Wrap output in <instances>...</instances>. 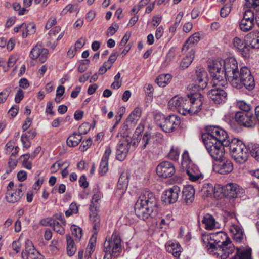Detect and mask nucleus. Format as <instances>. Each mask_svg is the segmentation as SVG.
I'll return each mask as SVG.
<instances>
[{
  "mask_svg": "<svg viewBox=\"0 0 259 259\" xmlns=\"http://www.w3.org/2000/svg\"><path fill=\"white\" fill-rule=\"evenodd\" d=\"M91 129V124L88 122H85L81 124L78 127V133L81 136L86 134Z\"/></svg>",
  "mask_w": 259,
  "mask_h": 259,
  "instance_id": "49",
  "label": "nucleus"
},
{
  "mask_svg": "<svg viewBox=\"0 0 259 259\" xmlns=\"http://www.w3.org/2000/svg\"><path fill=\"white\" fill-rule=\"evenodd\" d=\"M166 248L167 251L172 253L175 257H179L181 252L180 245L178 243H171L166 245Z\"/></svg>",
  "mask_w": 259,
  "mask_h": 259,
  "instance_id": "36",
  "label": "nucleus"
},
{
  "mask_svg": "<svg viewBox=\"0 0 259 259\" xmlns=\"http://www.w3.org/2000/svg\"><path fill=\"white\" fill-rule=\"evenodd\" d=\"M104 251L110 256L118 257L122 251L121 239L113 233L110 239H106L104 244Z\"/></svg>",
  "mask_w": 259,
  "mask_h": 259,
  "instance_id": "10",
  "label": "nucleus"
},
{
  "mask_svg": "<svg viewBox=\"0 0 259 259\" xmlns=\"http://www.w3.org/2000/svg\"><path fill=\"white\" fill-rule=\"evenodd\" d=\"M190 94H188L187 98L181 99L182 102L179 109V113L182 115H190L191 100H190Z\"/></svg>",
  "mask_w": 259,
  "mask_h": 259,
  "instance_id": "29",
  "label": "nucleus"
},
{
  "mask_svg": "<svg viewBox=\"0 0 259 259\" xmlns=\"http://www.w3.org/2000/svg\"><path fill=\"white\" fill-rule=\"evenodd\" d=\"M120 73H118L114 76V81L112 83L111 87L114 89H119L122 84V81L120 79Z\"/></svg>",
  "mask_w": 259,
  "mask_h": 259,
  "instance_id": "51",
  "label": "nucleus"
},
{
  "mask_svg": "<svg viewBox=\"0 0 259 259\" xmlns=\"http://www.w3.org/2000/svg\"><path fill=\"white\" fill-rule=\"evenodd\" d=\"M180 150L178 148L172 146L168 154V157L172 160L177 161L179 159Z\"/></svg>",
  "mask_w": 259,
  "mask_h": 259,
  "instance_id": "44",
  "label": "nucleus"
},
{
  "mask_svg": "<svg viewBox=\"0 0 259 259\" xmlns=\"http://www.w3.org/2000/svg\"><path fill=\"white\" fill-rule=\"evenodd\" d=\"M92 142V141L91 138H89L88 139H87L86 140L83 141L79 147V149L81 151H85L91 145Z\"/></svg>",
  "mask_w": 259,
  "mask_h": 259,
  "instance_id": "55",
  "label": "nucleus"
},
{
  "mask_svg": "<svg viewBox=\"0 0 259 259\" xmlns=\"http://www.w3.org/2000/svg\"><path fill=\"white\" fill-rule=\"evenodd\" d=\"M194 58V51L192 48L186 54L181 62L180 67L182 69H185L191 64Z\"/></svg>",
  "mask_w": 259,
  "mask_h": 259,
  "instance_id": "30",
  "label": "nucleus"
},
{
  "mask_svg": "<svg viewBox=\"0 0 259 259\" xmlns=\"http://www.w3.org/2000/svg\"><path fill=\"white\" fill-rule=\"evenodd\" d=\"M119 26L116 23H113L107 30V35L108 36L113 35L118 30Z\"/></svg>",
  "mask_w": 259,
  "mask_h": 259,
  "instance_id": "57",
  "label": "nucleus"
},
{
  "mask_svg": "<svg viewBox=\"0 0 259 259\" xmlns=\"http://www.w3.org/2000/svg\"><path fill=\"white\" fill-rule=\"evenodd\" d=\"M193 80L199 90H204L207 85L208 77L207 72L203 68L197 69Z\"/></svg>",
  "mask_w": 259,
  "mask_h": 259,
  "instance_id": "15",
  "label": "nucleus"
},
{
  "mask_svg": "<svg viewBox=\"0 0 259 259\" xmlns=\"http://www.w3.org/2000/svg\"><path fill=\"white\" fill-rule=\"evenodd\" d=\"M48 54L47 49L42 48L40 45H36L31 51L30 56L33 59L39 58L41 63L46 61Z\"/></svg>",
  "mask_w": 259,
  "mask_h": 259,
  "instance_id": "20",
  "label": "nucleus"
},
{
  "mask_svg": "<svg viewBox=\"0 0 259 259\" xmlns=\"http://www.w3.org/2000/svg\"><path fill=\"white\" fill-rule=\"evenodd\" d=\"M229 146L232 156L236 162L243 164L247 161L249 155L248 149L242 141L234 138Z\"/></svg>",
  "mask_w": 259,
  "mask_h": 259,
  "instance_id": "4",
  "label": "nucleus"
},
{
  "mask_svg": "<svg viewBox=\"0 0 259 259\" xmlns=\"http://www.w3.org/2000/svg\"><path fill=\"white\" fill-rule=\"evenodd\" d=\"M235 121L240 125L251 128L256 125V120L251 112H238L235 116Z\"/></svg>",
  "mask_w": 259,
  "mask_h": 259,
  "instance_id": "12",
  "label": "nucleus"
},
{
  "mask_svg": "<svg viewBox=\"0 0 259 259\" xmlns=\"http://www.w3.org/2000/svg\"><path fill=\"white\" fill-rule=\"evenodd\" d=\"M232 4H225L221 9L220 15L222 17H227L230 13L231 10Z\"/></svg>",
  "mask_w": 259,
  "mask_h": 259,
  "instance_id": "48",
  "label": "nucleus"
},
{
  "mask_svg": "<svg viewBox=\"0 0 259 259\" xmlns=\"http://www.w3.org/2000/svg\"><path fill=\"white\" fill-rule=\"evenodd\" d=\"M223 195L229 198L240 197L243 193V189L237 184L229 183L222 188Z\"/></svg>",
  "mask_w": 259,
  "mask_h": 259,
  "instance_id": "17",
  "label": "nucleus"
},
{
  "mask_svg": "<svg viewBox=\"0 0 259 259\" xmlns=\"http://www.w3.org/2000/svg\"><path fill=\"white\" fill-rule=\"evenodd\" d=\"M202 141H211L221 143L226 147L229 146L231 142L228 138L227 132L218 126H211L207 128V133L201 135Z\"/></svg>",
  "mask_w": 259,
  "mask_h": 259,
  "instance_id": "8",
  "label": "nucleus"
},
{
  "mask_svg": "<svg viewBox=\"0 0 259 259\" xmlns=\"http://www.w3.org/2000/svg\"><path fill=\"white\" fill-rule=\"evenodd\" d=\"M205 148L210 156L214 160L217 161L223 158L225 154V145L221 143L212 142L211 141H203Z\"/></svg>",
  "mask_w": 259,
  "mask_h": 259,
  "instance_id": "11",
  "label": "nucleus"
},
{
  "mask_svg": "<svg viewBox=\"0 0 259 259\" xmlns=\"http://www.w3.org/2000/svg\"><path fill=\"white\" fill-rule=\"evenodd\" d=\"M241 20L254 22V14L253 12L250 10H246L244 13L243 17Z\"/></svg>",
  "mask_w": 259,
  "mask_h": 259,
  "instance_id": "47",
  "label": "nucleus"
},
{
  "mask_svg": "<svg viewBox=\"0 0 259 259\" xmlns=\"http://www.w3.org/2000/svg\"><path fill=\"white\" fill-rule=\"evenodd\" d=\"M71 229L72 234L74 235L77 239H79L82 236V230L81 228L73 225L72 226Z\"/></svg>",
  "mask_w": 259,
  "mask_h": 259,
  "instance_id": "53",
  "label": "nucleus"
},
{
  "mask_svg": "<svg viewBox=\"0 0 259 259\" xmlns=\"http://www.w3.org/2000/svg\"><path fill=\"white\" fill-rule=\"evenodd\" d=\"M67 240V252L69 256L74 254L76 248L73 239L70 235H66Z\"/></svg>",
  "mask_w": 259,
  "mask_h": 259,
  "instance_id": "39",
  "label": "nucleus"
},
{
  "mask_svg": "<svg viewBox=\"0 0 259 259\" xmlns=\"http://www.w3.org/2000/svg\"><path fill=\"white\" fill-rule=\"evenodd\" d=\"M13 7L14 10L18 11V14L19 15H22L24 14L26 11H28L24 8H21L20 4L17 2L13 4Z\"/></svg>",
  "mask_w": 259,
  "mask_h": 259,
  "instance_id": "56",
  "label": "nucleus"
},
{
  "mask_svg": "<svg viewBox=\"0 0 259 259\" xmlns=\"http://www.w3.org/2000/svg\"><path fill=\"white\" fill-rule=\"evenodd\" d=\"M22 158V165L28 169H31L32 168V163L31 162L28 161V160L30 158V155L28 154H23L21 156Z\"/></svg>",
  "mask_w": 259,
  "mask_h": 259,
  "instance_id": "50",
  "label": "nucleus"
},
{
  "mask_svg": "<svg viewBox=\"0 0 259 259\" xmlns=\"http://www.w3.org/2000/svg\"><path fill=\"white\" fill-rule=\"evenodd\" d=\"M234 48L241 52L244 57H247L250 53V46L245 42V40L238 37H235L233 40Z\"/></svg>",
  "mask_w": 259,
  "mask_h": 259,
  "instance_id": "21",
  "label": "nucleus"
},
{
  "mask_svg": "<svg viewBox=\"0 0 259 259\" xmlns=\"http://www.w3.org/2000/svg\"><path fill=\"white\" fill-rule=\"evenodd\" d=\"M64 35V32H61L59 35L58 36V37L54 40L53 42L51 41V40H53V39L51 38H50V41H48L47 44V46L50 47V48L54 50L55 47L57 46L58 43L57 41L62 38V37Z\"/></svg>",
  "mask_w": 259,
  "mask_h": 259,
  "instance_id": "52",
  "label": "nucleus"
},
{
  "mask_svg": "<svg viewBox=\"0 0 259 259\" xmlns=\"http://www.w3.org/2000/svg\"><path fill=\"white\" fill-rule=\"evenodd\" d=\"M175 172V167L173 163L167 161L161 162L156 167L158 176L165 179L172 177Z\"/></svg>",
  "mask_w": 259,
  "mask_h": 259,
  "instance_id": "14",
  "label": "nucleus"
},
{
  "mask_svg": "<svg viewBox=\"0 0 259 259\" xmlns=\"http://www.w3.org/2000/svg\"><path fill=\"white\" fill-rule=\"evenodd\" d=\"M183 169L193 164L191 158L187 151H185L182 154V160L181 162Z\"/></svg>",
  "mask_w": 259,
  "mask_h": 259,
  "instance_id": "42",
  "label": "nucleus"
},
{
  "mask_svg": "<svg viewBox=\"0 0 259 259\" xmlns=\"http://www.w3.org/2000/svg\"><path fill=\"white\" fill-rule=\"evenodd\" d=\"M96 242L91 238L86 249V259H91V255L94 251Z\"/></svg>",
  "mask_w": 259,
  "mask_h": 259,
  "instance_id": "46",
  "label": "nucleus"
},
{
  "mask_svg": "<svg viewBox=\"0 0 259 259\" xmlns=\"http://www.w3.org/2000/svg\"><path fill=\"white\" fill-rule=\"evenodd\" d=\"M183 197L187 204L191 203L194 199L195 190L192 186L185 187L182 192Z\"/></svg>",
  "mask_w": 259,
  "mask_h": 259,
  "instance_id": "28",
  "label": "nucleus"
},
{
  "mask_svg": "<svg viewBox=\"0 0 259 259\" xmlns=\"http://www.w3.org/2000/svg\"><path fill=\"white\" fill-rule=\"evenodd\" d=\"M254 25V22L249 21L241 20L239 22V27L243 32H248L251 30Z\"/></svg>",
  "mask_w": 259,
  "mask_h": 259,
  "instance_id": "41",
  "label": "nucleus"
},
{
  "mask_svg": "<svg viewBox=\"0 0 259 259\" xmlns=\"http://www.w3.org/2000/svg\"><path fill=\"white\" fill-rule=\"evenodd\" d=\"M247 149H248L249 154L252 156L254 153H255V151L257 150L258 148H259V145L256 144H252L250 143L247 145Z\"/></svg>",
  "mask_w": 259,
  "mask_h": 259,
  "instance_id": "62",
  "label": "nucleus"
},
{
  "mask_svg": "<svg viewBox=\"0 0 259 259\" xmlns=\"http://www.w3.org/2000/svg\"><path fill=\"white\" fill-rule=\"evenodd\" d=\"M213 89L208 92V96L215 104L224 103L227 99V94L223 88L225 87L213 85Z\"/></svg>",
  "mask_w": 259,
  "mask_h": 259,
  "instance_id": "13",
  "label": "nucleus"
},
{
  "mask_svg": "<svg viewBox=\"0 0 259 259\" xmlns=\"http://www.w3.org/2000/svg\"><path fill=\"white\" fill-rule=\"evenodd\" d=\"M154 141V136L152 135L149 132H146L144 133L141 140L139 141H138V144L140 143L142 150L150 149L153 146Z\"/></svg>",
  "mask_w": 259,
  "mask_h": 259,
  "instance_id": "25",
  "label": "nucleus"
},
{
  "mask_svg": "<svg viewBox=\"0 0 259 259\" xmlns=\"http://www.w3.org/2000/svg\"><path fill=\"white\" fill-rule=\"evenodd\" d=\"M90 217L91 221L93 225V228L95 231H97L100 229V218L98 215V206L97 204L96 206H94V203L92 202V204L90 206Z\"/></svg>",
  "mask_w": 259,
  "mask_h": 259,
  "instance_id": "22",
  "label": "nucleus"
},
{
  "mask_svg": "<svg viewBox=\"0 0 259 259\" xmlns=\"http://www.w3.org/2000/svg\"><path fill=\"white\" fill-rule=\"evenodd\" d=\"M182 97H179L178 96H175L172 98L168 103V108L171 110H175L178 109L179 110L181 106Z\"/></svg>",
  "mask_w": 259,
  "mask_h": 259,
  "instance_id": "40",
  "label": "nucleus"
},
{
  "mask_svg": "<svg viewBox=\"0 0 259 259\" xmlns=\"http://www.w3.org/2000/svg\"><path fill=\"white\" fill-rule=\"evenodd\" d=\"M82 139V136L76 133H74L68 138L67 144L69 147H75L78 145Z\"/></svg>",
  "mask_w": 259,
  "mask_h": 259,
  "instance_id": "35",
  "label": "nucleus"
},
{
  "mask_svg": "<svg viewBox=\"0 0 259 259\" xmlns=\"http://www.w3.org/2000/svg\"><path fill=\"white\" fill-rule=\"evenodd\" d=\"M173 219L171 214H167L165 218H163L161 220L159 223L160 227L163 228L164 225H168L171 222Z\"/></svg>",
  "mask_w": 259,
  "mask_h": 259,
  "instance_id": "58",
  "label": "nucleus"
},
{
  "mask_svg": "<svg viewBox=\"0 0 259 259\" xmlns=\"http://www.w3.org/2000/svg\"><path fill=\"white\" fill-rule=\"evenodd\" d=\"M237 106L241 110L245 112H249L248 111L250 110V106L243 101L238 102Z\"/></svg>",
  "mask_w": 259,
  "mask_h": 259,
  "instance_id": "59",
  "label": "nucleus"
},
{
  "mask_svg": "<svg viewBox=\"0 0 259 259\" xmlns=\"http://www.w3.org/2000/svg\"><path fill=\"white\" fill-rule=\"evenodd\" d=\"M24 29H26V31H27V33H29L30 34H32L35 32L36 26L33 23H29L27 25L25 24Z\"/></svg>",
  "mask_w": 259,
  "mask_h": 259,
  "instance_id": "63",
  "label": "nucleus"
},
{
  "mask_svg": "<svg viewBox=\"0 0 259 259\" xmlns=\"http://www.w3.org/2000/svg\"><path fill=\"white\" fill-rule=\"evenodd\" d=\"M17 163V160H16V157H15V154L12 153L8 161V164L10 168V171H11L16 166Z\"/></svg>",
  "mask_w": 259,
  "mask_h": 259,
  "instance_id": "54",
  "label": "nucleus"
},
{
  "mask_svg": "<svg viewBox=\"0 0 259 259\" xmlns=\"http://www.w3.org/2000/svg\"><path fill=\"white\" fill-rule=\"evenodd\" d=\"M218 162L214 164L213 169L218 173L225 175L231 172L233 169L232 162L228 159L222 158L218 160Z\"/></svg>",
  "mask_w": 259,
  "mask_h": 259,
  "instance_id": "19",
  "label": "nucleus"
},
{
  "mask_svg": "<svg viewBox=\"0 0 259 259\" xmlns=\"http://www.w3.org/2000/svg\"><path fill=\"white\" fill-rule=\"evenodd\" d=\"M250 45L253 49H259V32L254 31L247 35Z\"/></svg>",
  "mask_w": 259,
  "mask_h": 259,
  "instance_id": "32",
  "label": "nucleus"
},
{
  "mask_svg": "<svg viewBox=\"0 0 259 259\" xmlns=\"http://www.w3.org/2000/svg\"><path fill=\"white\" fill-rule=\"evenodd\" d=\"M172 76L170 74H162L158 76L155 82L159 87H165L171 80Z\"/></svg>",
  "mask_w": 259,
  "mask_h": 259,
  "instance_id": "34",
  "label": "nucleus"
},
{
  "mask_svg": "<svg viewBox=\"0 0 259 259\" xmlns=\"http://www.w3.org/2000/svg\"><path fill=\"white\" fill-rule=\"evenodd\" d=\"M245 5L248 8H257L259 6V0H246Z\"/></svg>",
  "mask_w": 259,
  "mask_h": 259,
  "instance_id": "61",
  "label": "nucleus"
},
{
  "mask_svg": "<svg viewBox=\"0 0 259 259\" xmlns=\"http://www.w3.org/2000/svg\"><path fill=\"white\" fill-rule=\"evenodd\" d=\"M136 215L140 219L145 220L149 217L154 218L158 213L157 201L153 194L145 191L139 196L135 206Z\"/></svg>",
  "mask_w": 259,
  "mask_h": 259,
  "instance_id": "3",
  "label": "nucleus"
},
{
  "mask_svg": "<svg viewBox=\"0 0 259 259\" xmlns=\"http://www.w3.org/2000/svg\"><path fill=\"white\" fill-rule=\"evenodd\" d=\"M202 240L209 253L221 259L227 258L235 250V247L227 235L220 231L203 235Z\"/></svg>",
  "mask_w": 259,
  "mask_h": 259,
  "instance_id": "2",
  "label": "nucleus"
},
{
  "mask_svg": "<svg viewBox=\"0 0 259 259\" xmlns=\"http://www.w3.org/2000/svg\"><path fill=\"white\" fill-rule=\"evenodd\" d=\"M51 227L54 231L56 232L59 234L63 235L65 233V229L63 227L58 221L55 219Z\"/></svg>",
  "mask_w": 259,
  "mask_h": 259,
  "instance_id": "45",
  "label": "nucleus"
},
{
  "mask_svg": "<svg viewBox=\"0 0 259 259\" xmlns=\"http://www.w3.org/2000/svg\"><path fill=\"white\" fill-rule=\"evenodd\" d=\"M223 63L225 77L234 88L244 87L249 91L254 89V79L248 67L242 66L239 71L237 62L234 58H227Z\"/></svg>",
  "mask_w": 259,
  "mask_h": 259,
  "instance_id": "1",
  "label": "nucleus"
},
{
  "mask_svg": "<svg viewBox=\"0 0 259 259\" xmlns=\"http://www.w3.org/2000/svg\"><path fill=\"white\" fill-rule=\"evenodd\" d=\"M202 141H211L221 143L226 147L229 146L231 142L228 138L227 132L218 126H211L207 128V133L201 135Z\"/></svg>",
  "mask_w": 259,
  "mask_h": 259,
  "instance_id": "7",
  "label": "nucleus"
},
{
  "mask_svg": "<svg viewBox=\"0 0 259 259\" xmlns=\"http://www.w3.org/2000/svg\"><path fill=\"white\" fill-rule=\"evenodd\" d=\"M11 91L12 87H8L0 92V104L6 102Z\"/></svg>",
  "mask_w": 259,
  "mask_h": 259,
  "instance_id": "43",
  "label": "nucleus"
},
{
  "mask_svg": "<svg viewBox=\"0 0 259 259\" xmlns=\"http://www.w3.org/2000/svg\"><path fill=\"white\" fill-rule=\"evenodd\" d=\"M200 38V33H195L189 37L185 44L183 45L182 51L187 50L192 47V45L199 41Z\"/></svg>",
  "mask_w": 259,
  "mask_h": 259,
  "instance_id": "33",
  "label": "nucleus"
},
{
  "mask_svg": "<svg viewBox=\"0 0 259 259\" xmlns=\"http://www.w3.org/2000/svg\"><path fill=\"white\" fill-rule=\"evenodd\" d=\"M203 98L202 95L199 93H194L190 94V115L196 114L201 110Z\"/></svg>",
  "mask_w": 259,
  "mask_h": 259,
  "instance_id": "16",
  "label": "nucleus"
},
{
  "mask_svg": "<svg viewBox=\"0 0 259 259\" xmlns=\"http://www.w3.org/2000/svg\"><path fill=\"white\" fill-rule=\"evenodd\" d=\"M24 195L23 190H8L6 193V199L8 202L15 203L20 200Z\"/></svg>",
  "mask_w": 259,
  "mask_h": 259,
  "instance_id": "23",
  "label": "nucleus"
},
{
  "mask_svg": "<svg viewBox=\"0 0 259 259\" xmlns=\"http://www.w3.org/2000/svg\"><path fill=\"white\" fill-rule=\"evenodd\" d=\"M233 259H252L251 249L249 248L240 250L237 248L236 255L233 257Z\"/></svg>",
  "mask_w": 259,
  "mask_h": 259,
  "instance_id": "37",
  "label": "nucleus"
},
{
  "mask_svg": "<svg viewBox=\"0 0 259 259\" xmlns=\"http://www.w3.org/2000/svg\"><path fill=\"white\" fill-rule=\"evenodd\" d=\"M108 162L102 160L100 162L99 171L102 173V175L105 174L108 170Z\"/></svg>",
  "mask_w": 259,
  "mask_h": 259,
  "instance_id": "60",
  "label": "nucleus"
},
{
  "mask_svg": "<svg viewBox=\"0 0 259 259\" xmlns=\"http://www.w3.org/2000/svg\"><path fill=\"white\" fill-rule=\"evenodd\" d=\"M37 251L35 249L32 242L27 239L25 242V250H23L21 253V256L23 259H29L31 255L34 254Z\"/></svg>",
  "mask_w": 259,
  "mask_h": 259,
  "instance_id": "27",
  "label": "nucleus"
},
{
  "mask_svg": "<svg viewBox=\"0 0 259 259\" xmlns=\"http://www.w3.org/2000/svg\"><path fill=\"white\" fill-rule=\"evenodd\" d=\"M142 109L140 108L136 107L132 112L126 119V123L135 124L138 121L141 116Z\"/></svg>",
  "mask_w": 259,
  "mask_h": 259,
  "instance_id": "31",
  "label": "nucleus"
},
{
  "mask_svg": "<svg viewBox=\"0 0 259 259\" xmlns=\"http://www.w3.org/2000/svg\"><path fill=\"white\" fill-rule=\"evenodd\" d=\"M54 221V218H47L46 219L41 220L39 222V224L43 226H49L51 227L52 223Z\"/></svg>",
  "mask_w": 259,
  "mask_h": 259,
  "instance_id": "64",
  "label": "nucleus"
},
{
  "mask_svg": "<svg viewBox=\"0 0 259 259\" xmlns=\"http://www.w3.org/2000/svg\"><path fill=\"white\" fill-rule=\"evenodd\" d=\"M183 169L186 170V174L189 177V179L192 181L195 182L202 177L198 167L194 164L190 165Z\"/></svg>",
  "mask_w": 259,
  "mask_h": 259,
  "instance_id": "26",
  "label": "nucleus"
},
{
  "mask_svg": "<svg viewBox=\"0 0 259 259\" xmlns=\"http://www.w3.org/2000/svg\"><path fill=\"white\" fill-rule=\"evenodd\" d=\"M180 192V187L175 185L164 192L162 196V201L167 204L174 203L178 200Z\"/></svg>",
  "mask_w": 259,
  "mask_h": 259,
  "instance_id": "18",
  "label": "nucleus"
},
{
  "mask_svg": "<svg viewBox=\"0 0 259 259\" xmlns=\"http://www.w3.org/2000/svg\"><path fill=\"white\" fill-rule=\"evenodd\" d=\"M215 219L213 217L209 214H207L203 217L202 222L205 225V228L206 230H212L215 227Z\"/></svg>",
  "mask_w": 259,
  "mask_h": 259,
  "instance_id": "38",
  "label": "nucleus"
},
{
  "mask_svg": "<svg viewBox=\"0 0 259 259\" xmlns=\"http://www.w3.org/2000/svg\"><path fill=\"white\" fill-rule=\"evenodd\" d=\"M128 183V175L122 172L118 180L116 193L119 195H123L126 191Z\"/></svg>",
  "mask_w": 259,
  "mask_h": 259,
  "instance_id": "24",
  "label": "nucleus"
},
{
  "mask_svg": "<svg viewBox=\"0 0 259 259\" xmlns=\"http://www.w3.org/2000/svg\"><path fill=\"white\" fill-rule=\"evenodd\" d=\"M208 67L209 72L212 78L211 83L213 85H227V81L224 75L223 61L214 60L210 62Z\"/></svg>",
  "mask_w": 259,
  "mask_h": 259,
  "instance_id": "5",
  "label": "nucleus"
},
{
  "mask_svg": "<svg viewBox=\"0 0 259 259\" xmlns=\"http://www.w3.org/2000/svg\"><path fill=\"white\" fill-rule=\"evenodd\" d=\"M138 146V139L131 137L123 138L119 142L116 150V158L119 161L124 160L128 152L133 151Z\"/></svg>",
  "mask_w": 259,
  "mask_h": 259,
  "instance_id": "9",
  "label": "nucleus"
},
{
  "mask_svg": "<svg viewBox=\"0 0 259 259\" xmlns=\"http://www.w3.org/2000/svg\"><path fill=\"white\" fill-rule=\"evenodd\" d=\"M155 122L157 126L165 133L173 132L180 124V118L176 115L165 117L164 115L157 113L154 117Z\"/></svg>",
  "mask_w": 259,
  "mask_h": 259,
  "instance_id": "6",
  "label": "nucleus"
}]
</instances>
